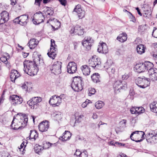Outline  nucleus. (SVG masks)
I'll return each instance as SVG.
<instances>
[{
	"label": "nucleus",
	"instance_id": "1",
	"mask_svg": "<svg viewBox=\"0 0 157 157\" xmlns=\"http://www.w3.org/2000/svg\"><path fill=\"white\" fill-rule=\"evenodd\" d=\"M40 58L38 56L35 59H33V62L29 60H25L24 62V72L30 76L36 75L38 69L37 67L36 63H39Z\"/></svg>",
	"mask_w": 157,
	"mask_h": 157
},
{
	"label": "nucleus",
	"instance_id": "2",
	"mask_svg": "<svg viewBox=\"0 0 157 157\" xmlns=\"http://www.w3.org/2000/svg\"><path fill=\"white\" fill-rule=\"evenodd\" d=\"M21 119V121H17L15 122H14V119L13 120L10 126L12 129L16 130L20 128L21 127H24L26 125L28 121L27 116L25 115Z\"/></svg>",
	"mask_w": 157,
	"mask_h": 157
},
{
	"label": "nucleus",
	"instance_id": "3",
	"mask_svg": "<svg viewBox=\"0 0 157 157\" xmlns=\"http://www.w3.org/2000/svg\"><path fill=\"white\" fill-rule=\"evenodd\" d=\"M84 82L82 78L80 77L74 78L71 84L72 89L75 91H81L83 89Z\"/></svg>",
	"mask_w": 157,
	"mask_h": 157
},
{
	"label": "nucleus",
	"instance_id": "4",
	"mask_svg": "<svg viewBox=\"0 0 157 157\" xmlns=\"http://www.w3.org/2000/svg\"><path fill=\"white\" fill-rule=\"evenodd\" d=\"M136 83L139 87L144 88L150 84V81L148 78L143 76L142 78L138 77L136 81Z\"/></svg>",
	"mask_w": 157,
	"mask_h": 157
},
{
	"label": "nucleus",
	"instance_id": "5",
	"mask_svg": "<svg viewBox=\"0 0 157 157\" xmlns=\"http://www.w3.org/2000/svg\"><path fill=\"white\" fill-rule=\"evenodd\" d=\"M42 100L40 97H34L32 98L27 102V104L32 109H36L39 105V103Z\"/></svg>",
	"mask_w": 157,
	"mask_h": 157
},
{
	"label": "nucleus",
	"instance_id": "6",
	"mask_svg": "<svg viewBox=\"0 0 157 157\" xmlns=\"http://www.w3.org/2000/svg\"><path fill=\"white\" fill-rule=\"evenodd\" d=\"M89 65L94 68L97 69L100 67L101 63L100 59L96 56H92L88 61Z\"/></svg>",
	"mask_w": 157,
	"mask_h": 157
},
{
	"label": "nucleus",
	"instance_id": "7",
	"mask_svg": "<svg viewBox=\"0 0 157 157\" xmlns=\"http://www.w3.org/2000/svg\"><path fill=\"white\" fill-rule=\"evenodd\" d=\"M62 63L61 62L57 61L54 63L51 68L52 72L56 75H58L61 73Z\"/></svg>",
	"mask_w": 157,
	"mask_h": 157
},
{
	"label": "nucleus",
	"instance_id": "8",
	"mask_svg": "<svg viewBox=\"0 0 157 157\" xmlns=\"http://www.w3.org/2000/svg\"><path fill=\"white\" fill-rule=\"evenodd\" d=\"M44 15H43L42 13L40 11L34 14V17L33 19V21L34 24L38 25L44 22Z\"/></svg>",
	"mask_w": 157,
	"mask_h": 157
},
{
	"label": "nucleus",
	"instance_id": "9",
	"mask_svg": "<svg viewBox=\"0 0 157 157\" xmlns=\"http://www.w3.org/2000/svg\"><path fill=\"white\" fill-rule=\"evenodd\" d=\"M146 140L148 143L154 144L157 143V132L153 131L147 135Z\"/></svg>",
	"mask_w": 157,
	"mask_h": 157
},
{
	"label": "nucleus",
	"instance_id": "10",
	"mask_svg": "<svg viewBox=\"0 0 157 157\" xmlns=\"http://www.w3.org/2000/svg\"><path fill=\"white\" fill-rule=\"evenodd\" d=\"M51 45L50 51L48 52L47 55L49 57L53 59L56 55L57 48L56 45L55 44V41L53 39L51 40Z\"/></svg>",
	"mask_w": 157,
	"mask_h": 157
},
{
	"label": "nucleus",
	"instance_id": "11",
	"mask_svg": "<svg viewBox=\"0 0 157 157\" xmlns=\"http://www.w3.org/2000/svg\"><path fill=\"white\" fill-rule=\"evenodd\" d=\"M94 42V40L91 38L85 37L82 41V44L84 47L89 50L90 49Z\"/></svg>",
	"mask_w": 157,
	"mask_h": 157
},
{
	"label": "nucleus",
	"instance_id": "12",
	"mask_svg": "<svg viewBox=\"0 0 157 157\" xmlns=\"http://www.w3.org/2000/svg\"><path fill=\"white\" fill-rule=\"evenodd\" d=\"M61 103L60 98L56 95L52 96L49 101V104L53 107L58 106Z\"/></svg>",
	"mask_w": 157,
	"mask_h": 157
},
{
	"label": "nucleus",
	"instance_id": "13",
	"mask_svg": "<svg viewBox=\"0 0 157 157\" xmlns=\"http://www.w3.org/2000/svg\"><path fill=\"white\" fill-rule=\"evenodd\" d=\"M70 32L71 34H78V35H82L84 33L83 28L78 25L73 26L70 30Z\"/></svg>",
	"mask_w": 157,
	"mask_h": 157
},
{
	"label": "nucleus",
	"instance_id": "14",
	"mask_svg": "<svg viewBox=\"0 0 157 157\" xmlns=\"http://www.w3.org/2000/svg\"><path fill=\"white\" fill-rule=\"evenodd\" d=\"M121 80H117L115 82L113 87L115 92H120L121 89L125 90L127 88V85L126 83H123V86H120L121 84Z\"/></svg>",
	"mask_w": 157,
	"mask_h": 157
},
{
	"label": "nucleus",
	"instance_id": "15",
	"mask_svg": "<svg viewBox=\"0 0 157 157\" xmlns=\"http://www.w3.org/2000/svg\"><path fill=\"white\" fill-rule=\"evenodd\" d=\"M74 11L77 13L79 19H82L84 17L85 12L82 10L80 5L78 4L76 6L74 10Z\"/></svg>",
	"mask_w": 157,
	"mask_h": 157
},
{
	"label": "nucleus",
	"instance_id": "16",
	"mask_svg": "<svg viewBox=\"0 0 157 157\" xmlns=\"http://www.w3.org/2000/svg\"><path fill=\"white\" fill-rule=\"evenodd\" d=\"M77 64L74 62H70L68 63L67 66V72L68 73L72 74L77 71Z\"/></svg>",
	"mask_w": 157,
	"mask_h": 157
},
{
	"label": "nucleus",
	"instance_id": "17",
	"mask_svg": "<svg viewBox=\"0 0 157 157\" xmlns=\"http://www.w3.org/2000/svg\"><path fill=\"white\" fill-rule=\"evenodd\" d=\"M148 75L149 76V80H151L152 81L157 80V69L155 68L151 69L148 71Z\"/></svg>",
	"mask_w": 157,
	"mask_h": 157
},
{
	"label": "nucleus",
	"instance_id": "18",
	"mask_svg": "<svg viewBox=\"0 0 157 157\" xmlns=\"http://www.w3.org/2000/svg\"><path fill=\"white\" fill-rule=\"evenodd\" d=\"M49 126V122L48 121H42L39 124V130L42 132H46L48 129Z\"/></svg>",
	"mask_w": 157,
	"mask_h": 157
},
{
	"label": "nucleus",
	"instance_id": "19",
	"mask_svg": "<svg viewBox=\"0 0 157 157\" xmlns=\"http://www.w3.org/2000/svg\"><path fill=\"white\" fill-rule=\"evenodd\" d=\"M97 50L99 53L106 54L108 52V49L106 44L102 42L99 43Z\"/></svg>",
	"mask_w": 157,
	"mask_h": 157
},
{
	"label": "nucleus",
	"instance_id": "20",
	"mask_svg": "<svg viewBox=\"0 0 157 157\" xmlns=\"http://www.w3.org/2000/svg\"><path fill=\"white\" fill-rule=\"evenodd\" d=\"M1 17L0 20V24H2L8 21L9 19V15L7 12L5 11H2L0 14Z\"/></svg>",
	"mask_w": 157,
	"mask_h": 157
},
{
	"label": "nucleus",
	"instance_id": "21",
	"mask_svg": "<svg viewBox=\"0 0 157 157\" xmlns=\"http://www.w3.org/2000/svg\"><path fill=\"white\" fill-rule=\"evenodd\" d=\"M10 76L11 81L14 82L15 80L20 76V75L17 71L13 70L11 71Z\"/></svg>",
	"mask_w": 157,
	"mask_h": 157
},
{
	"label": "nucleus",
	"instance_id": "22",
	"mask_svg": "<svg viewBox=\"0 0 157 157\" xmlns=\"http://www.w3.org/2000/svg\"><path fill=\"white\" fill-rule=\"evenodd\" d=\"M134 135V137H140L142 138H144V136L145 135V133L143 131H136L133 132L131 134L130 136L131 139L133 141H135L134 138L132 136Z\"/></svg>",
	"mask_w": 157,
	"mask_h": 157
},
{
	"label": "nucleus",
	"instance_id": "23",
	"mask_svg": "<svg viewBox=\"0 0 157 157\" xmlns=\"http://www.w3.org/2000/svg\"><path fill=\"white\" fill-rule=\"evenodd\" d=\"M43 15H46L48 18L50 17L51 15H52L53 13V11L52 9L50 7H45L44 8V10L43 11Z\"/></svg>",
	"mask_w": 157,
	"mask_h": 157
},
{
	"label": "nucleus",
	"instance_id": "24",
	"mask_svg": "<svg viewBox=\"0 0 157 157\" xmlns=\"http://www.w3.org/2000/svg\"><path fill=\"white\" fill-rule=\"evenodd\" d=\"M63 135L62 136L60 137L59 138L60 140L63 141H66L69 140L71 136V133L68 131H65Z\"/></svg>",
	"mask_w": 157,
	"mask_h": 157
},
{
	"label": "nucleus",
	"instance_id": "25",
	"mask_svg": "<svg viewBox=\"0 0 157 157\" xmlns=\"http://www.w3.org/2000/svg\"><path fill=\"white\" fill-rule=\"evenodd\" d=\"M136 71L139 73H141L142 72L145 71V66L144 63H139L137 64L135 67Z\"/></svg>",
	"mask_w": 157,
	"mask_h": 157
},
{
	"label": "nucleus",
	"instance_id": "26",
	"mask_svg": "<svg viewBox=\"0 0 157 157\" xmlns=\"http://www.w3.org/2000/svg\"><path fill=\"white\" fill-rule=\"evenodd\" d=\"M19 17L20 24L22 25H26L28 22V16L26 14L20 16Z\"/></svg>",
	"mask_w": 157,
	"mask_h": 157
},
{
	"label": "nucleus",
	"instance_id": "27",
	"mask_svg": "<svg viewBox=\"0 0 157 157\" xmlns=\"http://www.w3.org/2000/svg\"><path fill=\"white\" fill-rule=\"evenodd\" d=\"M38 43V41L36 40L35 38H33L30 40L28 44L30 48L32 49L36 46Z\"/></svg>",
	"mask_w": 157,
	"mask_h": 157
},
{
	"label": "nucleus",
	"instance_id": "28",
	"mask_svg": "<svg viewBox=\"0 0 157 157\" xmlns=\"http://www.w3.org/2000/svg\"><path fill=\"white\" fill-rule=\"evenodd\" d=\"M83 74L85 75H89L90 73V68L86 65L82 66L81 67Z\"/></svg>",
	"mask_w": 157,
	"mask_h": 157
},
{
	"label": "nucleus",
	"instance_id": "29",
	"mask_svg": "<svg viewBox=\"0 0 157 157\" xmlns=\"http://www.w3.org/2000/svg\"><path fill=\"white\" fill-rule=\"evenodd\" d=\"M144 13L145 15H149L151 14V7L149 5L144 4L142 8Z\"/></svg>",
	"mask_w": 157,
	"mask_h": 157
},
{
	"label": "nucleus",
	"instance_id": "30",
	"mask_svg": "<svg viewBox=\"0 0 157 157\" xmlns=\"http://www.w3.org/2000/svg\"><path fill=\"white\" fill-rule=\"evenodd\" d=\"M117 40L121 42H124L127 39V35L125 33L121 34L117 37Z\"/></svg>",
	"mask_w": 157,
	"mask_h": 157
},
{
	"label": "nucleus",
	"instance_id": "31",
	"mask_svg": "<svg viewBox=\"0 0 157 157\" xmlns=\"http://www.w3.org/2000/svg\"><path fill=\"white\" fill-rule=\"evenodd\" d=\"M145 47L143 44H140L137 46L136 50L137 52L140 54H142L145 52Z\"/></svg>",
	"mask_w": 157,
	"mask_h": 157
},
{
	"label": "nucleus",
	"instance_id": "32",
	"mask_svg": "<svg viewBox=\"0 0 157 157\" xmlns=\"http://www.w3.org/2000/svg\"><path fill=\"white\" fill-rule=\"evenodd\" d=\"M91 78L93 81L94 82L97 83L100 82V76L98 73L94 74L91 76Z\"/></svg>",
	"mask_w": 157,
	"mask_h": 157
},
{
	"label": "nucleus",
	"instance_id": "33",
	"mask_svg": "<svg viewBox=\"0 0 157 157\" xmlns=\"http://www.w3.org/2000/svg\"><path fill=\"white\" fill-rule=\"evenodd\" d=\"M30 135L27 138L29 139H34L35 140L38 137V134L35 130H31Z\"/></svg>",
	"mask_w": 157,
	"mask_h": 157
},
{
	"label": "nucleus",
	"instance_id": "34",
	"mask_svg": "<svg viewBox=\"0 0 157 157\" xmlns=\"http://www.w3.org/2000/svg\"><path fill=\"white\" fill-rule=\"evenodd\" d=\"M144 64L145 66V71L148 70L149 71L151 69H153V68H152L153 67V65L151 62L149 61L145 62Z\"/></svg>",
	"mask_w": 157,
	"mask_h": 157
},
{
	"label": "nucleus",
	"instance_id": "35",
	"mask_svg": "<svg viewBox=\"0 0 157 157\" xmlns=\"http://www.w3.org/2000/svg\"><path fill=\"white\" fill-rule=\"evenodd\" d=\"M150 108L151 111L157 113V103L153 102L150 105Z\"/></svg>",
	"mask_w": 157,
	"mask_h": 157
},
{
	"label": "nucleus",
	"instance_id": "36",
	"mask_svg": "<svg viewBox=\"0 0 157 157\" xmlns=\"http://www.w3.org/2000/svg\"><path fill=\"white\" fill-rule=\"evenodd\" d=\"M75 155L79 157H87V155L84 152H81L79 149H77Z\"/></svg>",
	"mask_w": 157,
	"mask_h": 157
},
{
	"label": "nucleus",
	"instance_id": "37",
	"mask_svg": "<svg viewBox=\"0 0 157 157\" xmlns=\"http://www.w3.org/2000/svg\"><path fill=\"white\" fill-rule=\"evenodd\" d=\"M10 56L8 54L6 53L4 54L3 56H2L0 58V60L2 62H3L4 63L8 61V59H9Z\"/></svg>",
	"mask_w": 157,
	"mask_h": 157
},
{
	"label": "nucleus",
	"instance_id": "38",
	"mask_svg": "<svg viewBox=\"0 0 157 157\" xmlns=\"http://www.w3.org/2000/svg\"><path fill=\"white\" fill-rule=\"evenodd\" d=\"M104 105V104L102 101H99L95 103V106L97 109H100Z\"/></svg>",
	"mask_w": 157,
	"mask_h": 157
},
{
	"label": "nucleus",
	"instance_id": "39",
	"mask_svg": "<svg viewBox=\"0 0 157 157\" xmlns=\"http://www.w3.org/2000/svg\"><path fill=\"white\" fill-rule=\"evenodd\" d=\"M34 149L35 152L38 154H39L43 150V147L39 145H36Z\"/></svg>",
	"mask_w": 157,
	"mask_h": 157
},
{
	"label": "nucleus",
	"instance_id": "40",
	"mask_svg": "<svg viewBox=\"0 0 157 157\" xmlns=\"http://www.w3.org/2000/svg\"><path fill=\"white\" fill-rule=\"evenodd\" d=\"M19 96L16 95H13L11 96L10 97V99L12 101V103L13 105L14 104L15 101L17 99L19 98Z\"/></svg>",
	"mask_w": 157,
	"mask_h": 157
},
{
	"label": "nucleus",
	"instance_id": "41",
	"mask_svg": "<svg viewBox=\"0 0 157 157\" xmlns=\"http://www.w3.org/2000/svg\"><path fill=\"white\" fill-rule=\"evenodd\" d=\"M55 144H52L49 142H46L43 144V148L45 149H47L52 146V145H55Z\"/></svg>",
	"mask_w": 157,
	"mask_h": 157
},
{
	"label": "nucleus",
	"instance_id": "42",
	"mask_svg": "<svg viewBox=\"0 0 157 157\" xmlns=\"http://www.w3.org/2000/svg\"><path fill=\"white\" fill-rule=\"evenodd\" d=\"M137 114H140L142 113H144L145 111V109L142 107H136Z\"/></svg>",
	"mask_w": 157,
	"mask_h": 157
},
{
	"label": "nucleus",
	"instance_id": "43",
	"mask_svg": "<svg viewBox=\"0 0 157 157\" xmlns=\"http://www.w3.org/2000/svg\"><path fill=\"white\" fill-rule=\"evenodd\" d=\"M28 85L29 83L28 82H25L23 84H22V85L21 86V87L25 91H27Z\"/></svg>",
	"mask_w": 157,
	"mask_h": 157
},
{
	"label": "nucleus",
	"instance_id": "44",
	"mask_svg": "<svg viewBox=\"0 0 157 157\" xmlns=\"http://www.w3.org/2000/svg\"><path fill=\"white\" fill-rule=\"evenodd\" d=\"M134 94L135 93L134 92L133 90L132 89H131L130 90L129 94L128 97L131 99H132L133 98V96Z\"/></svg>",
	"mask_w": 157,
	"mask_h": 157
},
{
	"label": "nucleus",
	"instance_id": "45",
	"mask_svg": "<svg viewBox=\"0 0 157 157\" xmlns=\"http://www.w3.org/2000/svg\"><path fill=\"white\" fill-rule=\"evenodd\" d=\"M22 98L21 97H19V98H18V99H17V100H16V101H15L14 104L13 105H16L20 104L22 103Z\"/></svg>",
	"mask_w": 157,
	"mask_h": 157
},
{
	"label": "nucleus",
	"instance_id": "46",
	"mask_svg": "<svg viewBox=\"0 0 157 157\" xmlns=\"http://www.w3.org/2000/svg\"><path fill=\"white\" fill-rule=\"evenodd\" d=\"M89 95L91 96L92 95L95 94L96 91L95 89L94 88H91L89 90Z\"/></svg>",
	"mask_w": 157,
	"mask_h": 157
},
{
	"label": "nucleus",
	"instance_id": "47",
	"mask_svg": "<svg viewBox=\"0 0 157 157\" xmlns=\"http://www.w3.org/2000/svg\"><path fill=\"white\" fill-rule=\"evenodd\" d=\"M152 36L154 37L157 38V29L156 28L155 29L154 28V29L152 32Z\"/></svg>",
	"mask_w": 157,
	"mask_h": 157
},
{
	"label": "nucleus",
	"instance_id": "48",
	"mask_svg": "<svg viewBox=\"0 0 157 157\" xmlns=\"http://www.w3.org/2000/svg\"><path fill=\"white\" fill-rule=\"evenodd\" d=\"M60 4L62 6H65L67 4V2L66 0H58Z\"/></svg>",
	"mask_w": 157,
	"mask_h": 157
},
{
	"label": "nucleus",
	"instance_id": "49",
	"mask_svg": "<svg viewBox=\"0 0 157 157\" xmlns=\"http://www.w3.org/2000/svg\"><path fill=\"white\" fill-rule=\"evenodd\" d=\"M136 107H132L130 109V111L132 114H137Z\"/></svg>",
	"mask_w": 157,
	"mask_h": 157
},
{
	"label": "nucleus",
	"instance_id": "50",
	"mask_svg": "<svg viewBox=\"0 0 157 157\" xmlns=\"http://www.w3.org/2000/svg\"><path fill=\"white\" fill-rule=\"evenodd\" d=\"M42 1V0H35V4L36 5L40 6Z\"/></svg>",
	"mask_w": 157,
	"mask_h": 157
},
{
	"label": "nucleus",
	"instance_id": "51",
	"mask_svg": "<svg viewBox=\"0 0 157 157\" xmlns=\"http://www.w3.org/2000/svg\"><path fill=\"white\" fill-rule=\"evenodd\" d=\"M129 77L128 74H125L122 76V78L123 80H125L128 79Z\"/></svg>",
	"mask_w": 157,
	"mask_h": 157
},
{
	"label": "nucleus",
	"instance_id": "52",
	"mask_svg": "<svg viewBox=\"0 0 157 157\" xmlns=\"http://www.w3.org/2000/svg\"><path fill=\"white\" fill-rule=\"evenodd\" d=\"M20 18L19 16L16 18L13 21L15 23H17L20 24Z\"/></svg>",
	"mask_w": 157,
	"mask_h": 157
},
{
	"label": "nucleus",
	"instance_id": "53",
	"mask_svg": "<svg viewBox=\"0 0 157 157\" xmlns=\"http://www.w3.org/2000/svg\"><path fill=\"white\" fill-rule=\"evenodd\" d=\"M17 0H10L11 4L13 6L14 5L17 3Z\"/></svg>",
	"mask_w": 157,
	"mask_h": 157
},
{
	"label": "nucleus",
	"instance_id": "54",
	"mask_svg": "<svg viewBox=\"0 0 157 157\" xmlns=\"http://www.w3.org/2000/svg\"><path fill=\"white\" fill-rule=\"evenodd\" d=\"M90 127L93 129H95L97 128V126L94 123H92L91 124Z\"/></svg>",
	"mask_w": 157,
	"mask_h": 157
},
{
	"label": "nucleus",
	"instance_id": "55",
	"mask_svg": "<svg viewBox=\"0 0 157 157\" xmlns=\"http://www.w3.org/2000/svg\"><path fill=\"white\" fill-rule=\"evenodd\" d=\"M87 101H86L85 102H84L82 104V107L83 108H85L87 106Z\"/></svg>",
	"mask_w": 157,
	"mask_h": 157
},
{
	"label": "nucleus",
	"instance_id": "56",
	"mask_svg": "<svg viewBox=\"0 0 157 157\" xmlns=\"http://www.w3.org/2000/svg\"><path fill=\"white\" fill-rule=\"evenodd\" d=\"M115 144L116 146V145H119V146H124V144H123L122 143H120L118 142H115Z\"/></svg>",
	"mask_w": 157,
	"mask_h": 157
},
{
	"label": "nucleus",
	"instance_id": "57",
	"mask_svg": "<svg viewBox=\"0 0 157 157\" xmlns=\"http://www.w3.org/2000/svg\"><path fill=\"white\" fill-rule=\"evenodd\" d=\"M92 118L94 119H96L98 118V115L96 113H94L92 116Z\"/></svg>",
	"mask_w": 157,
	"mask_h": 157
},
{
	"label": "nucleus",
	"instance_id": "58",
	"mask_svg": "<svg viewBox=\"0 0 157 157\" xmlns=\"http://www.w3.org/2000/svg\"><path fill=\"white\" fill-rule=\"evenodd\" d=\"M136 10H137L138 14L139 15H140V16H141L142 15V14L140 12V10L139 9V8L138 7H136Z\"/></svg>",
	"mask_w": 157,
	"mask_h": 157
},
{
	"label": "nucleus",
	"instance_id": "59",
	"mask_svg": "<svg viewBox=\"0 0 157 157\" xmlns=\"http://www.w3.org/2000/svg\"><path fill=\"white\" fill-rule=\"evenodd\" d=\"M5 63L6 64V67L10 69V63H8V61H7L6 62H5V63Z\"/></svg>",
	"mask_w": 157,
	"mask_h": 157
},
{
	"label": "nucleus",
	"instance_id": "60",
	"mask_svg": "<svg viewBox=\"0 0 157 157\" xmlns=\"http://www.w3.org/2000/svg\"><path fill=\"white\" fill-rule=\"evenodd\" d=\"M146 26V25H141L139 27V29H141L142 31L143 32L144 31V30H143V29H144L145 28Z\"/></svg>",
	"mask_w": 157,
	"mask_h": 157
},
{
	"label": "nucleus",
	"instance_id": "61",
	"mask_svg": "<svg viewBox=\"0 0 157 157\" xmlns=\"http://www.w3.org/2000/svg\"><path fill=\"white\" fill-rule=\"evenodd\" d=\"M58 97H59L60 98L61 101H62V99L64 98H65V96L64 94H62L59 96H58Z\"/></svg>",
	"mask_w": 157,
	"mask_h": 157
},
{
	"label": "nucleus",
	"instance_id": "62",
	"mask_svg": "<svg viewBox=\"0 0 157 157\" xmlns=\"http://www.w3.org/2000/svg\"><path fill=\"white\" fill-rule=\"evenodd\" d=\"M106 124V123H103V122H102L101 121H100L99 123L98 124V128H99L100 127V126L101 125H102V124Z\"/></svg>",
	"mask_w": 157,
	"mask_h": 157
},
{
	"label": "nucleus",
	"instance_id": "63",
	"mask_svg": "<svg viewBox=\"0 0 157 157\" xmlns=\"http://www.w3.org/2000/svg\"><path fill=\"white\" fill-rule=\"evenodd\" d=\"M51 0H43V2L44 4H47L50 2Z\"/></svg>",
	"mask_w": 157,
	"mask_h": 157
},
{
	"label": "nucleus",
	"instance_id": "64",
	"mask_svg": "<svg viewBox=\"0 0 157 157\" xmlns=\"http://www.w3.org/2000/svg\"><path fill=\"white\" fill-rule=\"evenodd\" d=\"M121 123H122V124H124V125H125L126 123V120L124 119H123L121 121Z\"/></svg>",
	"mask_w": 157,
	"mask_h": 157
}]
</instances>
